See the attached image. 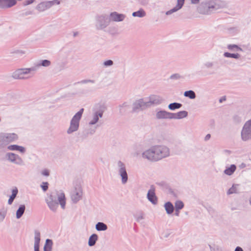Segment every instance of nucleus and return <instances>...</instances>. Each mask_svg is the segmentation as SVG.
Here are the masks:
<instances>
[{"mask_svg":"<svg viewBox=\"0 0 251 251\" xmlns=\"http://www.w3.org/2000/svg\"><path fill=\"white\" fill-rule=\"evenodd\" d=\"M169 155L168 148L165 146H154L146 151L143 153V157L151 161H156Z\"/></svg>","mask_w":251,"mask_h":251,"instance_id":"f257e3e1","label":"nucleus"},{"mask_svg":"<svg viewBox=\"0 0 251 251\" xmlns=\"http://www.w3.org/2000/svg\"><path fill=\"white\" fill-rule=\"evenodd\" d=\"M83 109H81L73 118L71 122V125L68 130V133H71L77 130L79 126V122L81 117Z\"/></svg>","mask_w":251,"mask_h":251,"instance_id":"f03ea898","label":"nucleus"},{"mask_svg":"<svg viewBox=\"0 0 251 251\" xmlns=\"http://www.w3.org/2000/svg\"><path fill=\"white\" fill-rule=\"evenodd\" d=\"M83 195L82 188L80 184H76L71 191V198L74 202H76L81 199Z\"/></svg>","mask_w":251,"mask_h":251,"instance_id":"7ed1b4c3","label":"nucleus"},{"mask_svg":"<svg viewBox=\"0 0 251 251\" xmlns=\"http://www.w3.org/2000/svg\"><path fill=\"white\" fill-rule=\"evenodd\" d=\"M242 137L245 141L251 138V120L245 124L242 132Z\"/></svg>","mask_w":251,"mask_h":251,"instance_id":"20e7f679","label":"nucleus"},{"mask_svg":"<svg viewBox=\"0 0 251 251\" xmlns=\"http://www.w3.org/2000/svg\"><path fill=\"white\" fill-rule=\"evenodd\" d=\"M46 201L50 207L53 211L56 210L58 207L57 202L54 200L53 196L51 195H48Z\"/></svg>","mask_w":251,"mask_h":251,"instance_id":"39448f33","label":"nucleus"},{"mask_svg":"<svg viewBox=\"0 0 251 251\" xmlns=\"http://www.w3.org/2000/svg\"><path fill=\"white\" fill-rule=\"evenodd\" d=\"M29 72V70L28 69H19L13 73L12 76L15 79H23Z\"/></svg>","mask_w":251,"mask_h":251,"instance_id":"423d86ee","label":"nucleus"},{"mask_svg":"<svg viewBox=\"0 0 251 251\" xmlns=\"http://www.w3.org/2000/svg\"><path fill=\"white\" fill-rule=\"evenodd\" d=\"M149 200L153 204H156L157 202V198L155 194V189L154 188L150 189L148 194Z\"/></svg>","mask_w":251,"mask_h":251,"instance_id":"0eeeda50","label":"nucleus"},{"mask_svg":"<svg viewBox=\"0 0 251 251\" xmlns=\"http://www.w3.org/2000/svg\"><path fill=\"white\" fill-rule=\"evenodd\" d=\"M110 18L113 21L120 22L124 20L125 18V16L123 14H119L117 12H114L110 14Z\"/></svg>","mask_w":251,"mask_h":251,"instance_id":"6e6552de","label":"nucleus"},{"mask_svg":"<svg viewBox=\"0 0 251 251\" xmlns=\"http://www.w3.org/2000/svg\"><path fill=\"white\" fill-rule=\"evenodd\" d=\"M185 0H177V4L175 8L168 11L166 14H170L180 9L184 3Z\"/></svg>","mask_w":251,"mask_h":251,"instance_id":"1a4fd4ad","label":"nucleus"},{"mask_svg":"<svg viewBox=\"0 0 251 251\" xmlns=\"http://www.w3.org/2000/svg\"><path fill=\"white\" fill-rule=\"evenodd\" d=\"M58 200L62 208H64L66 204V199L64 193H61L58 195Z\"/></svg>","mask_w":251,"mask_h":251,"instance_id":"9d476101","label":"nucleus"},{"mask_svg":"<svg viewBox=\"0 0 251 251\" xmlns=\"http://www.w3.org/2000/svg\"><path fill=\"white\" fill-rule=\"evenodd\" d=\"M120 175L122 178L123 183H126L127 180V174L125 167H122L120 170Z\"/></svg>","mask_w":251,"mask_h":251,"instance_id":"9b49d317","label":"nucleus"},{"mask_svg":"<svg viewBox=\"0 0 251 251\" xmlns=\"http://www.w3.org/2000/svg\"><path fill=\"white\" fill-rule=\"evenodd\" d=\"M236 167L235 165H232L230 167L226 168L225 170V173L227 175H231L236 170Z\"/></svg>","mask_w":251,"mask_h":251,"instance_id":"f8f14e48","label":"nucleus"},{"mask_svg":"<svg viewBox=\"0 0 251 251\" xmlns=\"http://www.w3.org/2000/svg\"><path fill=\"white\" fill-rule=\"evenodd\" d=\"M188 113L186 111H181L175 114L174 117L178 119H181L186 117Z\"/></svg>","mask_w":251,"mask_h":251,"instance_id":"ddd939ff","label":"nucleus"},{"mask_svg":"<svg viewBox=\"0 0 251 251\" xmlns=\"http://www.w3.org/2000/svg\"><path fill=\"white\" fill-rule=\"evenodd\" d=\"M25 210V206L21 205L16 212V217L18 219L21 217Z\"/></svg>","mask_w":251,"mask_h":251,"instance_id":"4468645a","label":"nucleus"},{"mask_svg":"<svg viewBox=\"0 0 251 251\" xmlns=\"http://www.w3.org/2000/svg\"><path fill=\"white\" fill-rule=\"evenodd\" d=\"M8 149L10 150H17L21 152H24L25 151V149L24 147L19 146L17 145H11L8 147Z\"/></svg>","mask_w":251,"mask_h":251,"instance_id":"2eb2a0df","label":"nucleus"},{"mask_svg":"<svg viewBox=\"0 0 251 251\" xmlns=\"http://www.w3.org/2000/svg\"><path fill=\"white\" fill-rule=\"evenodd\" d=\"M165 207L167 213L169 214H171L174 211V206L170 202H168L165 204Z\"/></svg>","mask_w":251,"mask_h":251,"instance_id":"dca6fc26","label":"nucleus"},{"mask_svg":"<svg viewBox=\"0 0 251 251\" xmlns=\"http://www.w3.org/2000/svg\"><path fill=\"white\" fill-rule=\"evenodd\" d=\"M52 244L50 240L47 239L44 248V251H51Z\"/></svg>","mask_w":251,"mask_h":251,"instance_id":"f3484780","label":"nucleus"},{"mask_svg":"<svg viewBox=\"0 0 251 251\" xmlns=\"http://www.w3.org/2000/svg\"><path fill=\"white\" fill-rule=\"evenodd\" d=\"M17 193H18V190H17V188L13 189V190H12V194L11 196L10 197V198L8 200V203L9 204H11L13 202V201L14 199L15 198Z\"/></svg>","mask_w":251,"mask_h":251,"instance_id":"a211bd4d","label":"nucleus"},{"mask_svg":"<svg viewBox=\"0 0 251 251\" xmlns=\"http://www.w3.org/2000/svg\"><path fill=\"white\" fill-rule=\"evenodd\" d=\"M132 15L134 17H143L146 15V12L143 9H141L137 12H133Z\"/></svg>","mask_w":251,"mask_h":251,"instance_id":"6ab92c4d","label":"nucleus"},{"mask_svg":"<svg viewBox=\"0 0 251 251\" xmlns=\"http://www.w3.org/2000/svg\"><path fill=\"white\" fill-rule=\"evenodd\" d=\"M1 1L4 2L5 6L7 7H11L16 3L15 0H1Z\"/></svg>","mask_w":251,"mask_h":251,"instance_id":"aec40b11","label":"nucleus"},{"mask_svg":"<svg viewBox=\"0 0 251 251\" xmlns=\"http://www.w3.org/2000/svg\"><path fill=\"white\" fill-rule=\"evenodd\" d=\"M107 228V226L103 223H98L96 225V228L98 230H105Z\"/></svg>","mask_w":251,"mask_h":251,"instance_id":"412c9836","label":"nucleus"},{"mask_svg":"<svg viewBox=\"0 0 251 251\" xmlns=\"http://www.w3.org/2000/svg\"><path fill=\"white\" fill-rule=\"evenodd\" d=\"M184 96L191 99H194L196 98V95L195 92L191 90L186 91L184 93Z\"/></svg>","mask_w":251,"mask_h":251,"instance_id":"4be33fe9","label":"nucleus"},{"mask_svg":"<svg viewBox=\"0 0 251 251\" xmlns=\"http://www.w3.org/2000/svg\"><path fill=\"white\" fill-rule=\"evenodd\" d=\"M17 135L15 133H9L6 136V138L8 141H12L17 139Z\"/></svg>","mask_w":251,"mask_h":251,"instance_id":"5701e85b","label":"nucleus"},{"mask_svg":"<svg viewBox=\"0 0 251 251\" xmlns=\"http://www.w3.org/2000/svg\"><path fill=\"white\" fill-rule=\"evenodd\" d=\"M40 234L38 231L35 232V243L34 246L39 245V242L40 240Z\"/></svg>","mask_w":251,"mask_h":251,"instance_id":"b1692460","label":"nucleus"},{"mask_svg":"<svg viewBox=\"0 0 251 251\" xmlns=\"http://www.w3.org/2000/svg\"><path fill=\"white\" fill-rule=\"evenodd\" d=\"M181 104L178 103H171L169 105V107L170 109L172 110H174L175 109L179 108L181 106Z\"/></svg>","mask_w":251,"mask_h":251,"instance_id":"393cba45","label":"nucleus"},{"mask_svg":"<svg viewBox=\"0 0 251 251\" xmlns=\"http://www.w3.org/2000/svg\"><path fill=\"white\" fill-rule=\"evenodd\" d=\"M175 207L176 210H179L184 207V204L181 201H178L175 203Z\"/></svg>","mask_w":251,"mask_h":251,"instance_id":"a878e982","label":"nucleus"},{"mask_svg":"<svg viewBox=\"0 0 251 251\" xmlns=\"http://www.w3.org/2000/svg\"><path fill=\"white\" fill-rule=\"evenodd\" d=\"M224 56L226 57H231L234 58H238L239 57V54L238 53L231 54L228 52L225 53Z\"/></svg>","mask_w":251,"mask_h":251,"instance_id":"bb28decb","label":"nucleus"},{"mask_svg":"<svg viewBox=\"0 0 251 251\" xmlns=\"http://www.w3.org/2000/svg\"><path fill=\"white\" fill-rule=\"evenodd\" d=\"M228 49L229 50H241V49L238 47L237 45H230L228 46Z\"/></svg>","mask_w":251,"mask_h":251,"instance_id":"cd10ccee","label":"nucleus"},{"mask_svg":"<svg viewBox=\"0 0 251 251\" xmlns=\"http://www.w3.org/2000/svg\"><path fill=\"white\" fill-rule=\"evenodd\" d=\"M89 245L90 246L94 245V234H92L90 236L89 240Z\"/></svg>","mask_w":251,"mask_h":251,"instance_id":"c85d7f7f","label":"nucleus"},{"mask_svg":"<svg viewBox=\"0 0 251 251\" xmlns=\"http://www.w3.org/2000/svg\"><path fill=\"white\" fill-rule=\"evenodd\" d=\"M50 61L48 60H44L42 62V65L45 67L49 66L50 65Z\"/></svg>","mask_w":251,"mask_h":251,"instance_id":"c756f323","label":"nucleus"},{"mask_svg":"<svg viewBox=\"0 0 251 251\" xmlns=\"http://www.w3.org/2000/svg\"><path fill=\"white\" fill-rule=\"evenodd\" d=\"M41 187L44 191H46L48 188V182H43L41 185Z\"/></svg>","mask_w":251,"mask_h":251,"instance_id":"7c9ffc66","label":"nucleus"},{"mask_svg":"<svg viewBox=\"0 0 251 251\" xmlns=\"http://www.w3.org/2000/svg\"><path fill=\"white\" fill-rule=\"evenodd\" d=\"M9 159L11 161H14L16 159L15 155L14 153H10L8 154Z\"/></svg>","mask_w":251,"mask_h":251,"instance_id":"2f4dec72","label":"nucleus"},{"mask_svg":"<svg viewBox=\"0 0 251 251\" xmlns=\"http://www.w3.org/2000/svg\"><path fill=\"white\" fill-rule=\"evenodd\" d=\"M113 62L111 60H107L104 62V64L106 66H110L112 65Z\"/></svg>","mask_w":251,"mask_h":251,"instance_id":"473e14b6","label":"nucleus"},{"mask_svg":"<svg viewBox=\"0 0 251 251\" xmlns=\"http://www.w3.org/2000/svg\"><path fill=\"white\" fill-rule=\"evenodd\" d=\"M42 174L45 176H48L49 175V172L47 170H45L42 172Z\"/></svg>","mask_w":251,"mask_h":251,"instance_id":"72a5a7b5","label":"nucleus"},{"mask_svg":"<svg viewBox=\"0 0 251 251\" xmlns=\"http://www.w3.org/2000/svg\"><path fill=\"white\" fill-rule=\"evenodd\" d=\"M39 245L34 246V250L35 251H39Z\"/></svg>","mask_w":251,"mask_h":251,"instance_id":"f704fd0d","label":"nucleus"},{"mask_svg":"<svg viewBox=\"0 0 251 251\" xmlns=\"http://www.w3.org/2000/svg\"><path fill=\"white\" fill-rule=\"evenodd\" d=\"M235 251H243V250L241 248L238 247L236 248Z\"/></svg>","mask_w":251,"mask_h":251,"instance_id":"c9c22d12","label":"nucleus"},{"mask_svg":"<svg viewBox=\"0 0 251 251\" xmlns=\"http://www.w3.org/2000/svg\"><path fill=\"white\" fill-rule=\"evenodd\" d=\"M226 100V97H224L222 98L220 100V102H222L223 101Z\"/></svg>","mask_w":251,"mask_h":251,"instance_id":"e433bc0d","label":"nucleus"},{"mask_svg":"<svg viewBox=\"0 0 251 251\" xmlns=\"http://www.w3.org/2000/svg\"><path fill=\"white\" fill-rule=\"evenodd\" d=\"M34 0H28L26 4H29L33 2Z\"/></svg>","mask_w":251,"mask_h":251,"instance_id":"4c0bfd02","label":"nucleus"},{"mask_svg":"<svg viewBox=\"0 0 251 251\" xmlns=\"http://www.w3.org/2000/svg\"><path fill=\"white\" fill-rule=\"evenodd\" d=\"M192 2L193 3H197L199 2V0H191Z\"/></svg>","mask_w":251,"mask_h":251,"instance_id":"58836bf2","label":"nucleus"},{"mask_svg":"<svg viewBox=\"0 0 251 251\" xmlns=\"http://www.w3.org/2000/svg\"><path fill=\"white\" fill-rule=\"evenodd\" d=\"M210 138V134H207L206 136V139H209V138Z\"/></svg>","mask_w":251,"mask_h":251,"instance_id":"ea45409f","label":"nucleus"},{"mask_svg":"<svg viewBox=\"0 0 251 251\" xmlns=\"http://www.w3.org/2000/svg\"><path fill=\"white\" fill-rule=\"evenodd\" d=\"M95 241H96L97 240V236L95 234Z\"/></svg>","mask_w":251,"mask_h":251,"instance_id":"a19ab883","label":"nucleus"},{"mask_svg":"<svg viewBox=\"0 0 251 251\" xmlns=\"http://www.w3.org/2000/svg\"><path fill=\"white\" fill-rule=\"evenodd\" d=\"M99 115H100V117H101L102 116V114H100Z\"/></svg>","mask_w":251,"mask_h":251,"instance_id":"79ce46f5","label":"nucleus"}]
</instances>
